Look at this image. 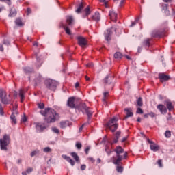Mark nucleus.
Instances as JSON below:
<instances>
[{"label": "nucleus", "mask_w": 175, "mask_h": 175, "mask_svg": "<svg viewBox=\"0 0 175 175\" xmlns=\"http://www.w3.org/2000/svg\"><path fill=\"white\" fill-rule=\"evenodd\" d=\"M42 116L45 117L44 123H37L36 125L37 132H43L44 129L46 128V124H51L53 122H55L59 118V115L57 113L55 110L51 108H46L44 110H41L40 111Z\"/></svg>", "instance_id": "1"}, {"label": "nucleus", "mask_w": 175, "mask_h": 175, "mask_svg": "<svg viewBox=\"0 0 175 175\" xmlns=\"http://www.w3.org/2000/svg\"><path fill=\"white\" fill-rule=\"evenodd\" d=\"M114 152L116 154V158L113 159V163L115 165H120V162L122 161V155L120 154L124 153V149L120 146H118L116 147V148L114 149Z\"/></svg>", "instance_id": "2"}, {"label": "nucleus", "mask_w": 175, "mask_h": 175, "mask_svg": "<svg viewBox=\"0 0 175 175\" xmlns=\"http://www.w3.org/2000/svg\"><path fill=\"white\" fill-rule=\"evenodd\" d=\"M10 143V137L9 135L5 134L2 139H0V147L1 150L6 151L8 150V146Z\"/></svg>", "instance_id": "3"}, {"label": "nucleus", "mask_w": 175, "mask_h": 175, "mask_svg": "<svg viewBox=\"0 0 175 175\" xmlns=\"http://www.w3.org/2000/svg\"><path fill=\"white\" fill-rule=\"evenodd\" d=\"M117 121H118V118L113 117L107 123V127L109 128L111 132H116V131H117L118 128Z\"/></svg>", "instance_id": "4"}, {"label": "nucleus", "mask_w": 175, "mask_h": 175, "mask_svg": "<svg viewBox=\"0 0 175 175\" xmlns=\"http://www.w3.org/2000/svg\"><path fill=\"white\" fill-rule=\"evenodd\" d=\"M79 111H81L82 113H84L85 111L88 118H91L92 117V109L90 108L89 107H87L85 104H81L79 108Z\"/></svg>", "instance_id": "5"}, {"label": "nucleus", "mask_w": 175, "mask_h": 175, "mask_svg": "<svg viewBox=\"0 0 175 175\" xmlns=\"http://www.w3.org/2000/svg\"><path fill=\"white\" fill-rule=\"evenodd\" d=\"M0 99L1 102L3 103V105H9L11 100L8 98V94H6V91L3 90V89H0Z\"/></svg>", "instance_id": "6"}, {"label": "nucleus", "mask_w": 175, "mask_h": 175, "mask_svg": "<svg viewBox=\"0 0 175 175\" xmlns=\"http://www.w3.org/2000/svg\"><path fill=\"white\" fill-rule=\"evenodd\" d=\"M45 85L51 91H55L58 82L53 79H47L45 81Z\"/></svg>", "instance_id": "7"}, {"label": "nucleus", "mask_w": 175, "mask_h": 175, "mask_svg": "<svg viewBox=\"0 0 175 175\" xmlns=\"http://www.w3.org/2000/svg\"><path fill=\"white\" fill-rule=\"evenodd\" d=\"M151 35L152 38H163L166 36V30H154Z\"/></svg>", "instance_id": "8"}, {"label": "nucleus", "mask_w": 175, "mask_h": 175, "mask_svg": "<svg viewBox=\"0 0 175 175\" xmlns=\"http://www.w3.org/2000/svg\"><path fill=\"white\" fill-rule=\"evenodd\" d=\"M112 29H114L115 31H116V28L111 27V29H107L105 32V38L107 42L111 40V35L113 33V31H111Z\"/></svg>", "instance_id": "9"}, {"label": "nucleus", "mask_w": 175, "mask_h": 175, "mask_svg": "<svg viewBox=\"0 0 175 175\" xmlns=\"http://www.w3.org/2000/svg\"><path fill=\"white\" fill-rule=\"evenodd\" d=\"M77 40H78V44L81 47H85L87 46V39L83 36H78L77 37Z\"/></svg>", "instance_id": "10"}, {"label": "nucleus", "mask_w": 175, "mask_h": 175, "mask_svg": "<svg viewBox=\"0 0 175 175\" xmlns=\"http://www.w3.org/2000/svg\"><path fill=\"white\" fill-rule=\"evenodd\" d=\"M148 143L150 144V150L152 151H154V152H157V151H159V146L157 145L154 142L150 140V139H148Z\"/></svg>", "instance_id": "11"}, {"label": "nucleus", "mask_w": 175, "mask_h": 175, "mask_svg": "<svg viewBox=\"0 0 175 175\" xmlns=\"http://www.w3.org/2000/svg\"><path fill=\"white\" fill-rule=\"evenodd\" d=\"M67 105L71 109H77V110H79V107H76V105L75 104V97H70L68 98Z\"/></svg>", "instance_id": "12"}, {"label": "nucleus", "mask_w": 175, "mask_h": 175, "mask_svg": "<svg viewBox=\"0 0 175 175\" xmlns=\"http://www.w3.org/2000/svg\"><path fill=\"white\" fill-rule=\"evenodd\" d=\"M159 79L161 83H163V81H167V80H170V77L165 75V73H159Z\"/></svg>", "instance_id": "13"}, {"label": "nucleus", "mask_w": 175, "mask_h": 175, "mask_svg": "<svg viewBox=\"0 0 175 175\" xmlns=\"http://www.w3.org/2000/svg\"><path fill=\"white\" fill-rule=\"evenodd\" d=\"M157 109L159 110L161 114H166V113H167V108L162 104L157 105Z\"/></svg>", "instance_id": "14"}, {"label": "nucleus", "mask_w": 175, "mask_h": 175, "mask_svg": "<svg viewBox=\"0 0 175 175\" xmlns=\"http://www.w3.org/2000/svg\"><path fill=\"white\" fill-rule=\"evenodd\" d=\"M120 136H121V131H117L115 134V137L113 141H110V144H116V143L118 142V139H120Z\"/></svg>", "instance_id": "15"}, {"label": "nucleus", "mask_w": 175, "mask_h": 175, "mask_svg": "<svg viewBox=\"0 0 175 175\" xmlns=\"http://www.w3.org/2000/svg\"><path fill=\"white\" fill-rule=\"evenodd\" d=\"M165 105L167 109V110H169V111H172V110H174V105H173V103H172V101L170 100H166L165 102Z\"/></svg>", "instance_id": "16"}, {"label": "nucleus", "mask_w": 175, "mask_h": 175, "mask_svg": "<svg viewBox=\"0 0 175 175\" xmlns=\"http://www.w3.org/2000/svg\"><path fill=\"white\" fill-rule=\"evenodd\" d=\"M124 111H126V116L124 120H126V118L129 117H133V112H132V109L131 108H126L124 109Z\"/></svg>", "instance_id": "17"}, {"label": "nucleus", "mask_w": 175, "mask_h": 175, "mask_svg": "<svg viewBox=\"0 0 175 175\" xmlns=\"http://www.w3.org/2000/svg\"><path fill=\"white\" fill-rule=\"evenodd\" d=\"M109 16L111 20V21H117V13H116L114 11L111 10L109 11Z\"/></svg>", "instance_id": "18"}, {"label": "nucleus", "mask_w": 175, "mask_h": 175, "mask_svg": "<svg viewBox=\"0 0 175 175\" xmlns=\"http://www.w3.org/2000/svg\"><path fill=\"white\" fill-rule=\"evenodd\" d=\"M62 157L64 159L67 161V162H69V163L71 165V166H75V161H73V159H72V158H70V157L66 156L65 154H63Z\"/></svg>", "instance_id": "19"}, {"label": "nucleus", "mask_w": 175, "mask_h": 175, "mask_svg": "<svg viewBox=\"0 0 175 175\" xmlns=\"http://www.w3.org/2000/svg\"><path fill=\"white\" fill-rule=\"evenodd\" d=\"M151 39L147 38L145 39L142 42V46L145 47V49H148L150 46H151Z\"/></svg>", "instance_id": "20"}, {"label": "nucleus", "mask_w": 175, "mask_h": 175, "mask_svg": "<svg viewBox=\"0 0 175 175\" xmlns=\"http://www.w3.org/2000/svg\"><path fill=\"white\" fill-rule=\"evenodd\" d=\"M25 92L24 91L23 89L19 90V96L21 98V103H23V102H24V99H25Z\"/></svg>", "instance_id": "21"}, {"label": "nucleus", "mask_w": 175, "mask_h": 175, "mask_svg": "<svg viewBox=\"0 0 175 175\" xmlns=\"http://www.w3.org/2000/svg\"><path fill=\"white\" fill-rule=\"evenodd\" d=\"M62 27L64 28L67 35H72V32L70 31V29L68 27L67 24L62 23Z\"/></svg>", "instance_id": "22"}, {"label": "nucleus", "mask_w": 175, "mask_h": 175, "mask_svg": "<svg viewBox=\"0 0 175 175\" xmlns=\"http://www.w3.org/2000/svg\"><path fill=\"white\" fill-rule=\"evenodd\" d=\"M84 9V3H81L77 5V8L76 10V13H81V11Z\"/></svg>", "instance_id": "23"}, {"label": "nucleus", "mask_w": 175, "mask_h": 175, "mask_svg": "<svg viewBox=\"0 0 175 175\" xmlns=\"http://www.w3.org/2000/svg\"><path fill=\"white\" fill-rule=\"evenodd\" d=\"M66 23L68 25H73V16H66Z\"/></svg>", "instance_id": "24"}, {"label": "nucleus", "mask_w": 175, "mask_h": 175, "mask_svg": "<svg viewBox=\"0 0 175 175\" xmlns=\"http://www.w3.org/2000/svg\"><path fill=\"white\" fill-rule=\"evenodd\" d=\"M113 79L114 78L113 77L108 76L105 79L104 81L105 84H111Z\"/></svg>", "instance_id": "25"}, {"label": "nucleus", "mask_w": 175, "mask_h": 175, "mask_svg": "<svg viewBox=\"0 0 175 175\" xmlns=\"http://www.w3.org/2000/svg\"><path fill=\"white\" fill-rule=\"evenodd\" d=\"M92 20H94V21H99L100 20V14H99V12H96L94 15L92 16Z\"/></svg>", "instance_id": "26"}, {"label": "nucleus", "mask_w": 175, "mask_h": 175, "mask_svg": "<svg viewBox=\"0 0 175 175\" xmlns=\"http://www.w3.org/2000/svg\"><path fill=\"white\" fill-rule=\"evenodd\" d=\"M36 57V59H37V65H38V68H40V66H42V64H43V61L42 60V57H38V53L35 54Z\"/></svg>", "instance_id": "27"}, {"label": "nucleus", "mask_w": 175, "mask_h": 175, "mask_svg": "<svg viewBox=\"0 0 175 175\" xmlns=\"http://www.w3.org/2000/svg\"><path fill=\"white\" fill-rule=\"evenodd\" d=\"M23 70L25 73L29 75V73H32V72H33V68H31L30 67L27 66V67L23 68Z\"/></svg>", "instance_id": "28"}, {"label": "nucleus", "mask_w": 175, "mask_h": 175, "mask_svg": "<svg viewBox=\"0 0 175 175\" xmlns=\"http://www.w3.org/2000/svg\"><path fill=\"white\" fill-rule=\"evenodd\" d=\"M70 154L73 157L76 162H79V161H80V158L79 157V155H77V153L71 152Z\"/></svg>", "instance_id": "29"}, {"label": "nucleus", "mask_w": 175, "mask_h": 175, "mask_svg": "<svg viewBox=\"0 0 175 175\" xmlns=\"http://www.w3.org/2000/svg\"><path fill=\"white\" fill-rule=\"evenodd\" d=\"M113 57L116 59H121V58H122V53L120 52H116Z\"/></svg>", "instance_id": "30"}, {"label": "nucleus", "mask_w": 175, "mask_h": 175, "mask_svg": "<svg viewBox=\"0 0 175 175\" xmlns=\"http://www.w3.org/2000/svg\"><path fill=\"white\" fill-rule=\"evenodd\" d=\"M10 120L12 121V124H17V120L16 119V116L14 113H12L10 116Z\"/></svg>", "instance_id": "31"}, {"label": "nucleus", "mask_w": 175, "mask_h": 175, "mask_svg": "<svg viewBox=\"0 0 175 175\" xmlns=\"http://www.w3.org/2000/svg\"><path fill=\"white\" fill-rule=\"evenodd\" d=\"M66 126H68V122L62 121L60 122V128H62V129L66 128Z\"/></svg>", "instance_id": "32"}, {"label": "nucleus", "mask_w": 175, "mask_h": 175, "mask_svg": "<svg viewBox=\"0 0 175 175\" xmlns=\"http://www.w3.org/2000/svg\"><path fill=\"white\" fill-rule=\"evenodd\" d=\"M137 106H139L140 107L143 106V100L142 99V97H139L137 100Z\"/></svg>", "instance_id": "33"}, {"label": "nucleus", "mask_w": 175, "mask_h": 175, "mask_svg": "<svg viewBox=\"0 0 175 175\" xmlns=\"http://www.w3.org/2000/svg\"><path fill=\"white\" fill-rule=\"evenodd\" d=\"M15 23L18 27H21L23 25V21H21V18H17Z\"/></svg>", "instance_id": "34"}, {"label": "nucleus", "mask_w": 175, "mask_h": 175, "mask_svg": "<svg viewBox=\"0 0 175 175\" xmlns=\"http://www.w3.org/2000/svg\"><path fill=\"white\" fill-rule=\"evenodd\" d=\"M139 20H140V17H137L135 18L134 22H132L131 25H130V27H135V24H137V23H139Z\"/></svg>", "instance_id": "35"}, {"label": "nucleus", "mask_w": 175, "mask_h": 175, "mask_svg": "<svg viewBox=\"0 0 175 175\" xmlns=\"http://www.w3.org/2000/svg\"><path fill=\"white\" fill-rule=\"evenodd\" d=\"M17 14V12L16 10H11L10 12V17H14Z\"/></svg>", "instance_id": "36"}, {"label": "nucleus", "mask_w": 175, "mask_h": 175, "mask_svg": "<svg viewBox=\"0 0 175 175\" xmlns=\"http://www.w3.org/2000/svg\"><path fill=\"white\" fill-rule=\"evenodd\" d=\"M116 170L118 173H122V172H124V168L120 165H118L116 167Z\"/></svg>", "instance_id": "37"}, {"label": "nucleus", "mask_w": 175, "mask_h": 175, "mask_svg": "<svg viewBox=\"0 0 175 175\" xmlns=\"http://www.w3.org/2000/svg\"><path fill=\"white\" fill-rule=\"evenodd\" d=\"M85 16H90V14H91V11H90V6H88L85 9Z\"/></svg>", "instance_id": "38"}, {"label": "nucleus", "mask_w": 175, "mask_h": 175, "mask_svg": "<svg viewBox=\"0 0 175 175\" xmlns=\"http://www.w3.org/2000/svg\"><path fill=\"white\" fill-rule=\"evenodd\" d=\"M37 106L38 107V109H44V103H37Z\"/></svg>", "instance_id": "39"}, {"label": "nucleus", "mask_w": 175, "mask_h": 175, "mask_svg": "<svg viewBox=\"0 0 175 175\" xmlns=\"http://www.w3.org/2000/svg\"><path fill=\"white\" fill-rule=\"evenodd\" d=\"M167 120L168 122H173V118H172V115L170 113H168V116L167 117Z\"/></svg>", "instance_id": "40"}, {"label": "nucleus", "mask_w": 175, "mask_h": 175, "mask_svg": "<svg viewBox=\"0 0 175 175\" xmlns=\"http://www.w3.org/2000/svg\"><path fill=\"white\" fill-rule=\"evenodd\" d=\"M75 147H77V148H78V150H80L81 148V147H83V145L79 142H77L76 144H75Z\"/></svg>", "instance_id": "41"}, {"label": "nucleus", "mask_w": 175, "mask_h": 175, "mask_svg": "<svg viewBox=\"0 0 175 175\" xmlns=\"http://www.w3.org/2000/svg\"><path fill=\"white\" fill-rule=\"evenodd\" d=\"M36 84H39L42 81V76L39 75L38 78L35 79Z\"/></svg>", "instance_id": "42"}, {"label": "nucleus", "mask_w": 175, "mask_h": 175, "mask_svg": "<svg viewBox=\"0 0 175 175\" xmlns=\"http://www.w3.org/2000/svg\"><path fill=\"white\" fill-rule=\"evenodd\" d=\"M165 137H167V138L170 137L172 136V133L170 132V131H165Z\"/></svg>", "instance_id": "43"}, {"label": "nucleus", "mask_w": 175, "mask_h": 175, "mask_svg": "<svg viewBox=\"0 0 175 175\" xmlns=\"http://www.w3.org/2000/svg\"><path fill=\"white\" fill-rule=\"evenodd\" d=\"M44 152H51L52 150L50 147H46L43 149Z\"/></svg>", "instance_id": "44"}, {"label": "nucleus", "mask_w": 175, "mask_h": 175, "mask_svg": "<svg viewBox=\"0 0 175 175\" xmlns=\"http://www.w3.org/2000/svg\"><path fill=\"white\" fill-rule=\"evenodd\" d=\"M137 114H143L144 111L142 108H137L136 111Z\"/></svg>", "instance_id": "45"}, {"label": "nucleus", "mask_w": 175, "mask_h": 175, "mask_svg": "<svg viewBox=\"0 0 175 175\" xmlns=\"http://www.w3.org/2000/svg\"><path fill=\"white\" fill-rule=\"evenodd\" d=\"M52 131L54 133H59V130L56 127H53Z\"/></svg>", "instance_id": "46"}, {"label": "nucleus", "mask_w": 175, "mask_h": 175, "mask_svg": "<svg viewBox=\"0 0 175 175\" xmlns=\"http://www.w3.org/2000/svg\"><path fill=\"white\" fill-rule=\"evenodd\" d=\"M36 154H39V150H35V151H33L31 153V157H35V155H36Z\"/></svg>", "instance_id": "47"}, {"label": "nucleus", "mask_w": 175, "mask_h": 175, "mask_svg": "<svg viewBox=\"0 0 175 175\" xmlns=\"http://www.w3.org/2000/svg\"><path fill=\"white\" fill-rule=\"evenodd\" d=\"M3 107H2V105L0 104V115L3 116Z\"/></svg>", "instance_id": "48"}, {"label": "nucleus", "mask_w": 175, "mask_h": 175, "mask_svg": "<svg viewBox=\"0 0 175 175\" xmlns=\"http://www.w3.org/2000/svg\"><path fill=\"white\" fill-rule=\"evenodd\" d=\"M33 170V169L32 167H29L26 170V173H28V174L32 173Z\"/></svg>", "instance_id": "49"}, {"label": "nucleus", "mask_w": 175, "mask_h": 175, "mask_svg": "<svg viewBox=\"0 0 175 175\" xmlns=\"http://www.w3.org/2000/svg\"><path fill=\"white\" fill-rule=\"evenodd\" d=\"M31 13H32V10H31L30 8H27V16H29V14H31Z\"/></svg>", "instance_id": "50"}, {"label": "nucleus", "mask_w": 175, "mask_h": 175, "mask_svg": "<svg viewBox=\"0 0 175 175\" xmlns=\"http://www.w3.org/2000/svg\"><path fill=\"white\" fill-rule=\"evenodd\" d=\"M90 148H91V147L88 146V147L85 149V152L86 155H88V152H89Z\"/></svg>", "instance_id": "51"}, {"label": "nucleus", "mask_w": 175, "mask_h": 175, "mask_svg": "<svg viewBox=\"0 0 175 175\" xmlns=\"http://www.w3.org/2000/svg\"><path fill=\"white\" fill-rule=\"evenodd\" d=\"M157 164L159 165V167H162V160L161 159L158 160Z\"/></svg>", "instance_id": "52"}, {"label": "nucleus", "mask_w": 175, "mask_h": 175, "mask_svg": "<svg viewBox=\"0 0 175 175\" xmlns=\"http://www.w3.org/2000/svg\"><path fill=\"white\" fill-rule=\"evenodd\" d=\"M85 169H87V165L85 164L81 165V170H85Z\"/></svg>", "instance_id": "53"}, {"label": "nucleus", "mask_w": 175, "mask_h": 175, "mask_svg": "<svg viewBox=\"0 0 175 175\" xmlns=\"http://www.w3.org/2000/svg\"><path fill=\"white\" fill-rule=\"evenodd\" d=\"M21 122H27V117L23 116V117L21 118Z\"/></svg>", "instance_id": "54"}, {"label": "nucleus", "mask_w": 175, "mask_h": 175, "mask_svg": "<svg viewBox=\"0 0 175 175\" xmlns=\"http://www.w3.org/2000/svg\"><path fill=\"white\" fill-rule=\"evenodd\" d=\"M150 117H151L152 118H154V117H155V113L153 112H150L148 113Z\"/></svg>", "instance_id": "55"}, {"label": "nucleus", "mask_w": 175, "mask_h": 175, "mask_svg": "<svg viewBox=\"0 0 175 175\" xmlns=\"http://www.w3.org/2000/svg\"><path fill=\"white\" fill-rule=\"evenodd\" d=\"M86 66L88 68H92V66H94V64L93 63H89L86 65Z\"/></svg>", "instance_id": "56"}, {"label": "nucleus", "mask_w": 175, "mask_h": 175, "mask_svg": "<svg viewBox=\"0 0 175 175\" xmlns=\"http://www.w3.org/2000/svg\"><path fill=\"white\" fill-rule=\"evenodd\" d=\"M89 161H90V162H92V163H94L95 162V159H94L92 157H89Z\"/></svg>", "instance_id": "57"}, {"label": "nucleus", "mask_w": 175, "mask_h": 175, "mask_svg": "<svg viewBox=\"0 0 175 175\" xmlns=\"http://www.w3.org/2000/svg\"><path fill=\"white\" fill-rule=\"evenodd\" d=\"M128 139V137H124L122 139V143H124V142H126Z\"/></svg>", "instance_id": "58"}, {"label": "nucleus", "mask_w": 175, "mask_h": 175, "mask_svg": "<svg viewBox=\"0 0 175 175\" xmlns=\"http://www.w3.org/2000/svg\"><path fill=\"white\" fill-rule=\"evenodd\" d=\"M0 1H1L2 2H8V5H10V3H11L10 0H0Z\"/></svg>", "instance_id": "59"}, {"label": "nucleus", "mask_w": 175, "mask_h": 175, "mask_svg": "<svg viewBox=\"0 0 175 175\" xmlns=\"http://www.w3.org/2000/svg\"><path fill=\"white\" fill-rule=\"evenodd\" d=\"M107 95H109V92H105L104 93V99H103V100H106V96H107Z\"/></svg>", "instance_id": "60"}, {"label": "nucleus", "mask_w": 175, "mask_h": 175, "mask_svg": "<svg viewBox=\"0 0 175 175\" xmlns=\"http://www.w3.org/2000/svg\"><path fill=\"white\" fill-rule=\"evenodd\" d=\"M128 157V153L127 152H125L124 154V155L122 156V159L124 158V159H126V157Z\"/></svg>", "instance_id": "61"}, {"label": "nucleus", "mask_w": 175, "mask_h": 175, "mask_svg": "<svg viewBox=\"0 0 175 175\" xmlns=\"http://www.w3.org/2000/svg\"><path fill=\"white\" fill-rule=\"evenodd\" d=\"M23 162V160L21 159H18L17 161L18 165H21V163Z\"/></svg>", "instance_id": "62"}, {"label": "nucleus", "mask_w": 175, "mask_h": 175, "mask_svg": "<svg viewBox=\"0 0 175 175\" xmlns=\"http://www.w3.org/2000/svg\"><path fill=\"white\" fill-rule=\"evenodd\" d=\"M0 51H3V46L0 44Z\"/></svg>", "instance_id": "63"}, {"label": "nucleus", "mask_w": 175, "mask_h": 175, "mask_svg": "<svg viewBox=\"0 0 175 175\" xmlns=\"http://www.w3.org/2000/svg\"><path fill=\"white\" fill-rule=\"evenodd\" d=\"M104 5H105V8H109V4H107V1H105L104 3Z\"/></svg>", "instance_id": "64"}]
</instances>
